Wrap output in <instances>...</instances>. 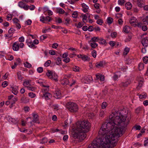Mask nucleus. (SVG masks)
<instances>
[{"label":"nucleus","mask_w":148,"mask_h":148,"mask_svg":"<svg viewBox=\"0 0 148 148\" xmlns=\"http://www.w3.org/2000/svg\"><path fill=\"white\" fill-rule=\"evenodd\" d=\"M116 112L109 116V119L102 124L97 140L90 144L88 148H113L117 144L118 137L122 135L123 131L129 123L130 120L126 114Z\"/></svg>","instance_id":"1"},{"label":"nucleus","mask_w":148,"mask_h":148,"mask_svg":"<svg viewBox=\"0 0 148 148\" xmlns=\"http://www.w3.org/2000/svg\"><path fill=\"white\" fill-rule=\"evenodd\" d=\"M76 124L77 127L73 130V136L75 139L79 138L81 141L86 138V133L89 130L90 124L88 121L84 120L78 122Z\"/></svg>","instance_id":"2"},{"label":"nucleus","mask_w":148,"mask_h":148,"mask_svg":"<svg viewBox=\"0 0 148 148\" xmlns=\"http://www.w3.org/2000/svg\"><path fill=\"white\" fill-rule=\"evenodd\" d=\"M67 108L71 112H76L78 109L77 104L75 103L69 102L66 104Z\"/></svg>","instance_id":"3"},{"label":"nucleus","mask_w":148,"mask_h":148,"mask_svg":"<svg viewBox=\"0 0 148 148\" xmlns=\"http://www.w3.org/2000/svg\"><path fill=\"white\" fill-rule=\"evenodd\" d=\"M49 89H46L44 90V91H46L43 93L42 97H44L46 100L49 99L51 97V95L49 92H48Z\"/></svg>","instance_id":"4"},{"label":"nucleus","mask_w":148,"mask_h":148,"mask_svg":"<svg viewBox=\"0 0 148 148\" xmlns=\"http://www.w3.org/2000/svg\"><path fill=\"white\" fill-rule=\"evenodd\" d=\"M136 21L137 20L136 18L134 17H132L130 18L129 22L132 25L136 27L137 26V24L136 23H137Z\"/></svg>","instance_id":"5"},{"label":"nucleus","mask_w":148,"mask_h":148,"mask_svg":"<svg viewBox=\"0 0 148 148\" xmlns=\"http://www.w3.org/2000/svg\"><path fill=\"white\" fill-rule=\"evenodd\" d=\"M29 99L24 96V95L22 96L21 99V102L24 103H26L29 102Z\"/></svg>","instance_id":"6"},{"label":"nucleus","mask_w":148,"mask_h":148,"mask_svg":"<svg viewBox=\"0 0 148 148\" xmlns=\"http://www.w3.org/2000/svg\"><path fill=\"white\" fill-rule=\"evenodd\" d=\"M137 2V4L138 6L140 8H142L143 5H144L145 2L144 0H136Z\"/></svg>","instance_id":"7"},{"label":"nucleus","mask_w":148,"mask_h":148,"mask_svg":"<svg viewBox=\"0 0 148 148\" xmlns=\"http://www.w3.org/2000/svg\"><path fill=\"white\" fill-rule=\"evenodd\" d=\"M130 81H127L125 82H122L120 84V86L124 88L127 87L130 83Z\"/></svg>","instance_id":"8"},{"label":"nucleus","mask_w":148,"mask_h":148,"mask_svg":"<svg viewBox=\"0 0 148 148\" xmlns=\"http://www.w3.org/2000/svg\"><path fill=\"white\" fill-rule=\"evenodd\" d=\"M53 97L56 99H60L61 97V94L60 90L56 91L54 94Z\"/></svg>","instance_id":"9"},{"label":"nucleus","mask_w":148,"mask_h":148,"mask_svg":"<svg viewBox=\"0 0 148 148\" xmlns=\"http://www.w3.org/2000/svg\"><path fill=\"white\" fill-rule=\"evenodd\" d=\"M106 62L104 61H102L97 63L96 64V66L98 68L99 67H103L105 65Z\"/></svg>","instance_id":"10"},{"label":"nucleus","mask_w":148,"mask_h":148,"mask_svg":"<svg viewBox=\"0 0 148 148\" xmlns=\"http://www.w3.org/2000/svg\"><path fill=\"white\" fill-rule=\"evenodd\" d=\"M141 43L145 47H147L148 45V40L145 38H143L141 41Z\"/></svg>","instance_id":"11"},{"label":"nucleus","mask_w":148,"mask_h":148,"mask_svg":"<svg viewBox=\"0 0 148 148\" xmlns=\"http://www.w3.org/2000/svg\"><path fill=\"white\" fill-rule=\"evenodd\" d=\"M33 119L32 121L35 123H38V121L39 120L38 116L36 114H33Z\"/></svg>","instance_id":"12"},{"label":"nucleus","mask_w":148,"mask_h":148,"mask_svg":"<svg viewBox=\"0 0 148 148\" xmlns=\"http://www.w3.org/2000/svg\"><path fill=\"white\" fill-rule=\"evenodd\" d=\"M19 45L16 42L14 43L12 45V49L14 51H17L19 49Z\"/></svg>","instance_id":"13"},{"label":"nucleus","mask_w":148,"mask_h":148,"mask_svg":"<svg viewBox=\"0 0 148 148\" xmlns=\"http://www.w3.org/2000/svg\"><path fill=\"white\" fill-rule=\"evenodd\" d=\"M125 7L127 10H130L131 9L132 5L130 2H128L125 4Z\"/></svg>","instance_id":"14"},{"label":"nucleus","mask_w":148,"mask_h":148,"mask_svg":"<svg viewBox=\"0 0 148 148\" xmlns=\"http://www.w3.org/2000/svg\"><path fill=\"white\" fill-rule=\"evenodd\" d=\"M52 77L50 79L54 80L55 82H57L58 81L57 75L55 73L53 74Z\"/></svg>","instance_id":"15"},{"label":"nucleus","mask_w":148,"mask_h":148,"mask_svg":"<svg viewBox=\"0 0 148 148\" xmlns=\"http://www.w3.org/2000/svg\"><path fill=\"white\" fill-rule=\"evenodd\" d=\"M99 40V38L98 37H93L91 38V40L90 41V42H98Z\"/></svg>","instance_id":"16"},{"label":"nucleus","mask_w":148,"mask_h":148,"mask_svg":"<svg viewBox=\"0 0 148 148\" xmlns=\"http://www.w3.org/2000/svg\"><path fill=\"white\" fill-rule=\"evenodd\" d=\"M69 82L68 79L65 78L63 79L62 81L61 84L62 85L69 84Z\"/></svg>","instance_id":"17"},{"label":"nucleus","mask_w":148,"mask_h":148,"mask_svg":"<svg viewBox=\"0 0 148 148\" xmlns=\"http://www.w3.org/2000/svg\"><path fill=\"white\" fill-rule=\"evenodd\" d=\"M26 42L27 44L28 45V46L31 48L34 47L35 48H36L35 45L32 42H28V40H26Z\"/></svg>","instance_id":"18"},{"label":"nucleus","mask_w":148,"mask_h":148,"mask_svg":"<svg viewBox=\"0 0 148 148\" xmlns=\"http://www.w3.org/2000/svg\"><path fill=\"white\" fill-rule=\"evenodd\" d=\"M46 75L49 78L52 77V76L53 74V72L50 70H48V72L46 73Z\"/></svg>","instance_id":"19"},{"label":"nucleus","mask_w":148,"mask_h":148,"mask_svg":"<svg viewBox=\"0 0 148 148\" xmlns=\"http://www.w3.org/2000/svg\"><path fill=\"white\" fill-rule=\"evenodd\" d=\"M143 83V82L142 80H140L139 81L138 86L137 87L138 89H139L142 86Z\"/></svg>","instance_id":"20"},{"label":"nucleus","mask_w":148,"mask_h":148,"mask_svg":"<svg viewBox=\"0 0 148 148\" xmlns=\"http://www.w3.org/2000/svg\"><path fill=\"white\" fill-rule=\"evenodd\" d=\"M82 59L84 61H88L90 60V58L88 56H86V55H83Z\"/></svg>","instance_id":"21"},{"label":"nucleus","mask_w":148,"mask_h":148,"mask_svg":"<svg viewBox=\"0 0 148 148\" xmlns=\"http://www.w3.org/2000/svg\"><path fill=\"white\" fill-rule=\"evenodd\" d=\"M99 42L101 44H107L106 40L103 39L102 38H101L100 39L99 38Z\"/></svg>","instance_id":"22"},{"label":"nucleus","mask_w":148,"mask_h":148,"mask_svg":"<svg viewBox=\"0 0 148 148\" xmlns=\"http://www.w3.org/2000/svg\"><path fill=\"white\" fill-rule=\"evenodd\" d=\"M130 51V49L128 48H125L123 52V55L124 56H126V55Z\"/></svg>","instance_id":"23"},{"label":"nucleus","mask_w":148,"mask_h":148,"mask_svg":"<svg viewBox=\"0 0 148 148\" xmlns=\"http://www.w3.org/2000/svg\"><path fill=\"white\" fill-rule=\"evenodd\" d=\"M138 68L140 71L143 70L144 68V64L143 63H140L138 65Z\"/></svg>","instance_id":"24"},{"label":"nucleus","mask_w":148,"mask_h":148,"mask_svg":"<svg viewBox=\"0 0 148 148\" xmlns=\"http://www.w3.org/2000/svg\"><path fill=\"white\" fill-rule=\"evenodd\" d=\"M113 19L110 17L108 18L107 19V22L108 24H111L113 22Z\"/></svg>","instance_id":"25"},{"label":"nucleus","mask_w":148,"mask_h":148,"mask_svg":"<svg viewBox=\"0 0 148 148\" xmlns=\"http://www.w3.org/2000/svg\"><path fill=\"white\" fill-rule=\"evenodd\" d=\"M129 27L128 26L126 25L124 27L123 30L124 32L126 33H128L129 32Z\"/></svg>","instance_id":"26"},{"label":"nucleus","mask_w":148,"mask_h":148,"mask_svg":"<svg viewBox=\"0 0 148 148\" xmlns=\"http://www.w3.org/2000/svg\"><path fill=\"white\" fill-rule=\"evenodd\" d=\"M85 79L87 82H90L92 80V78L91 76H90L85 78Z\"/></svg>","instance_id":"27"},{"label":"nucleus","mask_w":148,"mask_h":148,"mask_svg":"<svg viewBox=\"0 0 148 148\" xmlns=\"http://www.w3.org/2000/svg\"><path fill=\"white\" fill-rule=\"evenodd\" d=\"M88 14H85L84 15L83 14H81V16L83 17L82 21L84 22V20H87V15Z\"/></svg>","instance_id":"28"},{"label":"nucleus","mask_w":148,"mask_h":148,"mask_svg":"<svg viewBox=\"0 0 148 148\" xmlns=\"http://www.w3.org/2000/svg\"><path fill=\"white\" fill-rule=\"evenodd\" d=\"M142 108L141 107H138L135 110V113L138 114L142 110Z\"/></svg>","instance_id":"29"},{"label":"nucleus","mask_w":148,"mask_h":148,"mask_svg":"<svg viewBox=\"0 0 148 148\" xmlns=\"http://www.w3.org/2000/svg\"><path fill=\"white\" fill-rule=\"evenodd\" d=\"M18 79L20 80H22L23 78V77L21 75V71L18 72L17 73Z\"/></svg>","instance_id":"30"},{"label":"nucleus","mask_w":148,"mask_h":148,"mask_svg":"<svg viewBox=\"0 0 148 148\" xmlns=\"http://www.w3.org/2000/svg\"><path fill=\"white\" fill-rule=\"evenodd\" d=\"M12 92L15 95H16L17 94L18 91L17 89L14 87L12 88Z\"/></svg>","instance_id":"31"},{"label":"nucleus","mask_w":148,"mask_h":148,"mask_svg":"<svg viewBox=\"0 0 148 148\" xmlns=\"http://www.w3.org/2000/svg\"><path fill=\"white\" fill-rule=\"evenodd\" d=\"M147 94L145 93H142V94H141L139 96V98L140 99H142L143 98H145L147 97Z\"/></svg>","instance_id":"32"},{"label":"nucleus","mask_w":148,"mask_h":148,"mask_svg":"<svg viewBox=\"0 0 148 148\" xmlns=\"http://www.w3.org/2000/svg\"><path fill=\"white\" fill-rule=\"evenodd\" d=\"M58 12L60 14H63L65 13V11L62 8H58Z\"/></svg>","instance_id":"33"},{"label":"nucleus","mask_w":148,"mask_h":148,"mask_svg":"<svg viewBox=\"0 0 148 148\" xmlns=\"http://www.w3.org/2000/svg\"><path fill=\"white\" fill-rule=\"evenodd\" d=\"M24 65L25 67L28 68L31 67L32 66L31 65L27 62H26V63H24Z\"/></svg>","instance_id":"34"},{"label":"nucleus","mask_w":148,"mask_h":148,"mask_svg":"<svg viewBox=\"0 0 148 148\" xmlns=\"http://www.w3.org/2000/svg\"><path fill=\"white\" fill-rule=\"evenodd\" d=\"M51 61L50 60H48L44 64V66H45L47 67L50 65L51 63Z\"/></svg>","instance_id":"35"},{"label":"nucleus","mask_w":148,"mask_h":148,"mask_svg":"<svg viewBox=\"0 0 148 148\" xmlns=\"http://www.w3.org/2000/svg\"><path fill=\"white\" fill-rule=\"evenodd\" d=\"M61 58L58 57L57 58V60H56V64L57 65H59L61 62Z\"/></svg>","instance_id":"36"},{"label":"nucleus","mask_w":148,"mask_h":148,"mask_svg":"<svg viewBox=\"0 0 148 148\" xmlns=\"http://www.w3.org/2000/svg\"><path fill=\"white\" fill-rule=\"evenodd\" d=\"M73 70L75 72H79V67L76 66H74L73 67Z\"/></svg>","instance_id":"37"},{"label":"nucleus","mask_w":148,"mask_h":148,"mask_svg":"<svg viewBox=\"0 0 148 148\" xmlns=\"http://www.w3.org/2000/svg\"><path fill=\"white\" fill-rule=\"evenodd\" d=\"M90 45L92 48H95L98 46L97 44L93 42L92 43H91Z\"/></svg>","instance_id":"38"},{"label":"nucleus","mask_w":148,"mask_h":148,"mask_svg":"<svg viewBox=\"0 0 148 148\" xmlns=\"http://www.w3.org/2000/svg\"><path fill=\"white\" fill-rule=\"evenodd\" d=\"M141 126L139 125H135L133 127V128H134L136 130H140L141 129Z\"/></svg>","instance_id":"39"},{"label":"nucleus","mask_w":148,"mask_h":148,"mask_svg":"<svg viewBox=\"0 0 148 148\" xmlns=\"http://www.w3.org/2000/svg\"><path fill=\"white\" fill-rule=\"evenodd\" d=\"M25 3H23V1H20L19 2L18 5V6L21 8H22L25 5Z\"/></svg>","instance_id":"40"},{"label":"nucleus","mask_w":148,"mask_h":148,"mask_svg":"<svg viewBox=\"0 0 148 148\" xmlns=\"http://www.w3.org/2000/svg\"><path fill=\"white\" fill-rule=\"evenodd\" d=\"M143 60L144 62L146 64L148 62V57L145 56L143 58Z\"/></svg>","instance_id":"41"},{"label":"nucleus","mask_w":148,"mask_h":148,"mask_svg":"<svg viewBox=\"0 0 148 148\" xmlns=\"http://www.w3.org/2000/svg\"><path fill=\"white\" fill-rule=\"evenodd\" d=\"M28 95L29 97L32 98H34L36 96L35 94L32 92H29L28 94Z\"/></svg>","instance_id":"42"},{"label":"nucleus","mask_w":148,"mask_h":148,"mask_svg":"<svg viewBox=\"0 0 148 148\" xmlns=\"http://www.w3.org/2000/svg\"><path fill=\"white\" fill-rule=\"evenodd\" d=\"M77 14L78 13L77 11L74 12L72 14V17L74 18H77Z\"/></svg>","instance_id":"43"},{"label":"nucleus","mask_w":148,"mask_h":148,"mask_svg":"<svg viewBox=\"0 0 148 148\" xmlns=\"http://www.w3.org/2000/svg\"><path fill=\"white\" fill-rule=\"evenodd\" d=\"M118 4L121 5H123L125 2V0H119L118 1Z\"/></svg>","instance_id":"44"},{"label":"nucleus","mask_w":148,"mask_h":148,"mask_svg":"<svg viewBox=\"0 0 148 148\" xmlns=\"http://www.w3.org/2000/svg\"><path fill=\"white\" fill-rule=\"evenodd\" d=\"M92 56L94 58H95L97 56V52L95 50H93L92 52Z\"/></svg>","instance_id":"45"},{"label":"nucleus","mask_w":148,"mask_h":148,"mask_svg":"<svg viewBox=\"0 0 148 148\" xmlns=\"http://www.w3.org/2000/svg\"><path fill=\"white\" fill-rule=\"evenodd\" d=\"M107 103L106 102H103L101 106L103 109L105 108L107 106Z\"/></svg>","instance_id":"46"},{"label":"nucleus","mask_w":148,"mask_h":148,"mask_svg":"<svg viewBox=\"0 0 148 148\" xmlns=\"http://www.w3.org/2000/svg\"><path fill=\"white\" fill-rule=\"evenodd\" d=\"M15 31V30L12 28H11L8 30V33L9 34H12L14 33Z\"/></svg>","instance_id":"47"},{"label":"nucleus","mask_w":148,"mask_h":148,"mask_svg":"<svg viewBox=\"0 0 148 148\" xmlns=\"http://www.w3.org/2000/svg\"><path fill=\"white\" fill-rule=\"evenodd\" d=\"M117 36V33L116 32H113L111 34V36L112 38L116 37Z\"/></svg>","instance_id":"48"},{"label":"nucleus","mask_w":148,"mask_h":148,"mask_svg":"<svg viewBox=\"0 0 148 148\" xmlns=\"http://www.w3.org/2000/svg\"><path fill=\"white\" fill-rule=\"evenodd\" d=\"M103 23V21L101 19H99L97 21V23L100 25H102Z\"/></svg>","instance_id":"49"},{"label":"nucleus","mask_w":148,"mask_h":148,"mask_svg":"<svg viewBox=\"0 0 148 148\" xmlns=\"http://www.w3.org/2000/svg\"><path fill=\"white\" fill-rule=\"evenodd\" d=\"M43 70V68L42 67H39L37 69V71L39 73H42Z\"/></svg>","instance_id":"50"},{"label":"nucleus","mask_w":148,"mask_h":148,"mask_svg":"<svg viewBox=\"0 0 148 148\" xmlns=\"http://www.w3.org/2000/svg\"><path fill=\"white\" fill-rule=\"evenodd\" d=\"M83 25V23L82 22H79L78 24V25L77 26V28H79L82 27Z\"/></svg>","instance_id":"51"},{"label":"nucleus","mask_w":148,"mask_h":148,"mask_svg":"<svg viewBox=\"0 0 148 148\" xmlns=\"http://www.w3.org/2000/svg\"><path fill=\"white\" fill-rule=\"evenodd\" d=\"M52 28L54 29H60L62 28L61 26H56L54 25H52L51 26Z\"/></svg>","instance_id":"52"},{"label":"nucleus","mask_w":148,"mask_h":148,"mask_svg":"<svg viewBox=\"0 0 148 148\" xmlns=\"http://www.w3.org/2000/svg\"><path fill=\"white\" fill-rule=\"evenodd\" d=\"M109 44L111 46H114L116 44L114 42L112 41H110L109 42Z\"/></svg>","instance_id":"53"},{"label":"nucleus","mask_w":148,"mask_h":148,"mask_svg":"<svg viewBox=\"0 0 148 148\" xmlns=\"http://www.w3.org/2000/svg\"><path fill=\"white\" fill-rule=\"evenodd\" d=\"M81 5H82V7L84 8L88 9L89 8L84 3H83Z\"/></svg>","instance_id":"54"},{"label":"nucleus","mask_w":148,"mask_h":148,"mask_svg":"<svg viewBox=\"0 0 148 148\" xmlns=\"http://www.w3.org/2000/svg\"><path fill=\"white\" fill-rule=\"evenodd\" d=\"M104 114V112L102 110H101L100 112L99 116L100 117H103Z\"/></svg>","instance_id":"55"},{"label":"nucleus","mask_w":148,"mask_h":148,"mask_svg":"<svg viewBox=\"0 0 148 148\" xmlns=\"http://www.w3.org/2000/svg\"><path fill=\"white\" fill-rule=\"evenodd\" d=\"M47 142V139L46 138H44L42 139V141L40 143L42 144H44L46 143Z\"/></svg>","instance_id":"56"},{"label":"nucleus","mask_w":148,"mask_h":148,"mask_svg":"<svg viewBox=\"0 0 148 148\" xmlns=\"http://www.w3.org/2000/svg\"><path fill=\"white\" fill-rule=\"evenodd\" d=\"M132 38V36L131 35H128V36L126 40V42L130 41Z\"/></svg>","instance_id":"57"},{"label":"nucleus","mask_w":148,"mask_h":148,"mask_svg":"<svg viewBox=\"0 0 148 148\" xmlns=\"http://www.w3.org/2000/svg\"><path fill=\"white\" fill-rule=\"evenodd\" d=\"M65 21L66 22H65L64 24L67 25L68 24H69V22L70 21V19L69 18H66L65 19Z\"/></svg>","instance_id":"58"},{"label":"nucleus","mask_w":148,"mask_h":148,"mask_svg":"<svg viewBox=\"0 0 148 148\" xmlns=\"http://www.w3.org/2000/svg\"><path fill=\"white\" fill-rule=\"evenodd\" d=\"M13 102H11V104L12 105H13L15 103V102L17 101V99L16 97H14L12 99Z\"/></svg>","instance_id":"59"},{"label":"nucleus","mask_w":148,"mask_h":148,"mask_svg":"<svg viewBox=\"0 0 148 148\" xmlns=\"http://www.w3.org/2000/svg\"><path fill=\"white\" fill-rule=\"evenodd\" d=\"M29 6L27 5H26L25 4V5L22 8H23L25 10H27L29 8Z\"/></svg>","instance_id":"60"},{"label":"nucleus","mask_w":148,"mask_h":148,"mask_svg":"<svg viewBox=\"0 0 148 148\" xmlns=\"http://www.w3.org/2000/svg\"><path fill=\"white\" fill-rule=\"evenodd\" d=\"M51 20V18L49 16H46L45 18V21H47L50 22Z\"/></svg>","instance_id":"61"},{"label":"nucleus","mask_w":148,"mask_h":148,"mask_svg":"<svg viewBox=\"0 0 148 148\" xmlns=\"http://www.w3.org/2000/svg\"><path fill=\"white\" fill-rule=\"evenodd\" d=\"M45 18L44 16H41L40 18V21L43 23H45Z\"/></svg>","instance_id":"62"},{"label":"nucleus","mask_w":148,"mask_h":148,"mask_svg":"<svg viewBox=\"0 0 148 148\" xmlns=\"http://www.w3.org/2000/svg\"><path fill=\"white\" fill-rule=\"evenodd\" d=\"M18 40L20 42H23L24 41V38L23 36L20 37L19 39Z\"/></svg>","instance_id":"63"},{"label":"nucleus","mask_w":148,"mask_h":148,"mask_svg":"<svg viewBox=\"0 0 148 148\" xmlns=\"http://www.w3.org/2000/svg\"><path fill=\"white\" fill-rule=\"evenodd\" d=\"M94 29V28H93L92 26H89L88 28V29L90 32L92 31Z\"/></svg>","instance_id":"64"}]
</instances>
